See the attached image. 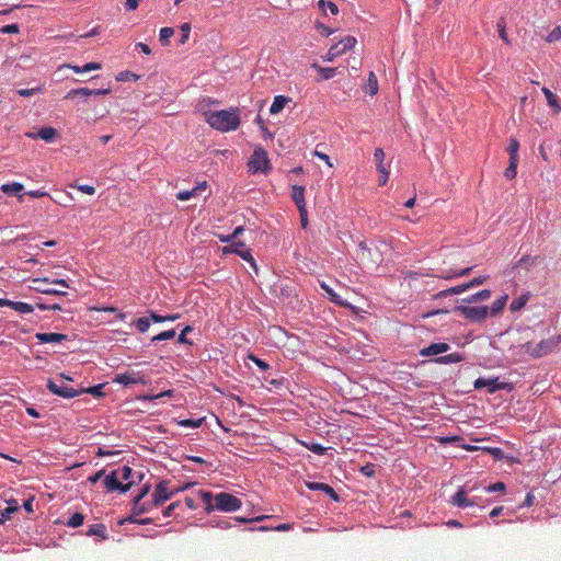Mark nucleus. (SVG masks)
Masks as SVG:
<instances>
[{
    "mask_svg": "<svg viewBox=\"0 0 561 561\" xmlns=\"http://www.w3.org/2000/svg\"><path fill=\"white\" fill-rule=\"evenodd\" d=\"M179 490L170 491L168 489V481H160L156 484L154 493H152V506L160 507L164 502L170 501V499L176 494Z\"/></svg>",
    "mask_w": 561,
    "mask_h": 561,
    "instance_id": "0eeeda50",
    "label": "nucleus"
},
{
    "mask_svg": "<svg viewBox=\"0 0 561 561\" xmlns=\"http://www.w3.org/2000/svg\"><path fill=\"white\" fill-rule=\"evenodd\" d=\"M306 488L310 491H320L324 492L332 501L337 502L339 495H336L335 491L329 484L324 482H306Z\"/></svg>",
    "mask_w": 561,
    "mask_h": 561,
    "instance_id": "2eb2a0df",
    "label": "nucleus"
},
{
    "mask_svg": "<svg viewBox=\"0 0 561 561\" xmlns=\"http://www.w3.org/2000/svg\"><path fill=\"white\" fill-rule=\"evenodd\" d=\"M507 295L503 294L499 298L494 299L493 305L488 307V311H490L491 317H496L501 312H503L504 306H506Z\"/></svg>",
    "mask_w": 561,
    "mask_h": 561,
    "instance_id": "412c9836",
    "label": "nucleus"
},
{
    "mask_svg": "<svg viewBox=\"0 0 561 561\" xmlns=\"http://www.w3.org/2000/svg\"><path fill=\"white\" fill-rule=\"evenodd\" d=\"M88 536H105V526L101 524H94L92 527H90V530H88Z\"/></svg>",
    "mask_w": 561,
    "mask_h": 561,
    "instance_id": "49530a36",
    "label": "nucleus"
},
{
    "mask_svg": "<svg viewBox=\"0 0 561 561\" xmlns=\"http://www.w3.org/2000/svg\"><path fill=\"white\" fill-rule=\"evenodd\" d=\"M249 169L253 173L262 172L267 173L271 170L270 160L267 158V152L263 148H256L250 160H249Z\"/></svg>",
    "mask_w": 561,
    "mask_h": 561,
    "instance_id": "20e7f679",
    "label": "nucleus"
},
{
    "mask_svg": "<svg viewBox=\"0 0 561 561\" xmlns=\"http://www.w3.org/2000/svg\"><path fill=\"white\" fill-rule=\"evenodd\" d=\"M453 505L459 506V507H469L474 505V502L466 495L465 490L460 489L458 492L455 493V496H453L451 501Z\"/></svg>",
    "mask_w": 561,
    "mask_h": 561,
    "instance_id": "6ab92c4d",
    "label": "nucleus"
},
{
    "mask_svg": "<svg viewBox=\"0 0 561 561\" xmlns=\"http://www.w3.org/2000/svg\"><path fill=\"white\" fill-rule=\"evenodd\" d=\"M26 136L30 138L39 137L41 139L45 140L46 142H51L57 136V130L53 127H42L37 131V134L26 133Z\"/></svg>",
    "mask_w": 561,
    "mask_h": 561,
    "instance_id": "f3484780",
    "label": "nucleus"
},
{
    "mask_svg": "<svg viewBox=\"0 0 561 561\" xmlns=\"http://www.w3.org/2000/svg\"><path fill=\"white\" fill-rule=\"evenodd\" d=\"M485 280H486L485 275L476 276V277H473V279L469 280L468 283H465V285L473 288V287H478V286L484 284Z\"/></svg>",
    "mask_w": 561,
    "mask_h": 561,
    "instance_id": "6e6d98bb",
    "label": "nucleus"
},
{
    "mask_svg": "<svg viewBox=\"0 0 561 561\" xmlns=\"http://www.w3.org/2000/svg\"><path fill=\"white\" fill-rule=\"evenodd\" d=\"M539 256L535 255H523L520 256L519 261H517V264H515V267L523 270L524 272H529L530 268L538 265Z\"/></svg>",
    "mask_w": 561,
    "mask_h": 561,
    "instance_id": "a211bd4d",
    "label": "nucleus"
},
{
    "mask_svg": "<svg viewBox=\"0 0 561 561\" xmlns=\"http://www.w3.org/2000/svg\"><path fill=\"white\" fill-rule=\"evenodd\" d=\"M199 499H202L203 504H205V511L208 513L214 510L232 513L241 507V500L226 492H220L214 496L208 491H199Z\"/></svg>",
    "mask_w": 561,
    "mask_h": 561,
    "instance_id": "f03ea898",
    "label": "nucleus"
},
{
    "mask_svg": "<svg viewBox=\"0 0 561 561\" xmlns=\"http://www.w3.org/2000/svg\"><path fill=\"white\" fill-rule=\"evenodd\" d=\"M150 491V485L146 484L140 489V492H138L137 495H135L134 502H141Z\"/></svg>",
    "mask_w": 561,
    "mask_h": 561,
    "instance_id": "338daca9",
    "label": "nucleus"
},
{
    "mask_svg": "<svg viewBox=\"0 0 561 561\" xmlns=\"http://www.w3.org/2000/svg\"><path fill=\"white\" fill-rule=\"evenodd\" d=\"M506 486H504L503 482H495L490 484V486L485 488V491H488V493H496L503 492Z\"/></svg>",
    "mask_w": 561,
    "mask_h": 561,
    "instance_id": "052dcab7",
    "label": "nucleus"
},
{
    "mask_svg": "<svg viewBox=\"0 0 561 561\" xmlns=\"http://www.w3.org/2000/svg\"><path fill=\"white\" fill-rule=\"evenodd\" d=\"M34 289H36V291L41 293V294H44V295H58V296H65L67 295V293L65 291H59L55 288H46L42 285H38L36 287H34Z\"/></svg>",
    "mask_w": 561,
    "mask_h": 561,
    "instance_id": "a18cd8bd",
    "label": "nucleus"
},
{
    "mask_svg": "<svg viewBox=\"0 0 561 561\" xmlns=\"http://www.w3.org/2000/svg\"><path fill=\"white\" fill-rule=\"evenodd\" d=\"M320 288H322V290L325 291L327 297H329V300H331V302H333L334 305L340 307L347 306V304L341 299V296L335 294V291H333V289L329 287L327 283L320 282Z\"/></svg>",
    "mask_w": 561,
    "mask_h": 561,
    "instance_id": "aec40b11",
    "label": "nucleus"
},
{
    "mask_svg": "<svg viewBox=\"0 0 561 561\" xmlns=\"http://www.w3.org/2000/svg\"><path fill=\"white\" fill-rule=\"evenodd\" d=\"M123 480L118 479L117 471H111L104 479V488L108 492L119 491V493L125 494L129 491L130 485H133V481L126 482L123 484Z\"/></svg>",
    "mask_w": 561,
    "mask_h": 561,
    "instance_id": "1a4fd4ad",
    "label": "nucleus"
},
{
    "mask_svg": "<svg viewBox=\"0 0 561 561\" xmlns=\"http://www.w3.org/2000/svg\"><path fill=\"white\" fill-rule=\"evenodd\" d=\"M460 362H462V355L458 353L446 354L435 358V363L439 365L458 364Z\"/></svg>",
    "mask_w": 561,
    "mask_h": 561,
    "instance_id": "5701e85b",
    "label": "nucleus"
},
{
    "mask_svg": "<svg viewBox=\"0 0 561 561\" xmlns=\"http://www.w3.org/2000/svg\"><path fill=\"white\" fill-rule=\"evenodd\" d=\"M203 115L205 121L214 129L222 133L236 130L240 125L239 110L237 107L220 111H205Z\"/></svg>",
    "mask_w": 561,
    "mask_h": 561,
    "instance_id": "f257e3e1",
    "label": "nucleus"
},
{
    "mask_svg": "<svg viewBox=\"0 0 561 561\" xmlns=\"http://www.w3.org/2000/svg\"><path fill=\"white\" fill-rule=\"evenodd\" d=\"M472 268L473 267L470 266V267H466L460 271L443 272V275H440V278L447 279V280L453 279V278H460L466 275H469Z\"/></svg>",
    "mask_w": 561,
    "mask_h": 561,
    "instance_id": "c85d7f7f",
    "label": "nucleus"
},
{
    "mask_svg": "<svg viewBox=\"0 0 561 561\" xmlns=\"http://www.w3.org/2000/svg\"><path fill=\"white\" fill-rule=\"evenodd\" d=\"M383 158H385V153H383L382 148H377L375 150V154H374V159H375V162L377 164V170L382 175H389L390 171L383 165Z\"/></svg>",
    "mask_w": 561,
    "mask_h": 561,
    "instance_id": "b1692460",
    "label": "nucleus"
},
{
    "mask_svg": "<svg viewBox=\"0 0 561 561\" xmlns=\"http://www.w3.org/2000/svg\"><path fill=\"white\" fill-rule=\"evenodd\" d=\"M84 523V515L80 513H75L70 516L69 520H67V526L71 528H77Z\"/></svg>",
    "mask_w": 561,
    "mask_h": 561,
    "instance_id": "58836bf2",
    "label": "nucleus"
},
{
    "mask_svg": "<svg viewBox=\"0 0 561 561\" xmlns=\"http://www.w3.org/2000/svg\"><path fill=\"white\" fill-rule=\"evenodd\" d=\"M290 102V98H287L285 95H277L274 98V101L271 105L270 113L271 114H278L283 108L286 106L287 103Z\"/></svg>",
    "mask_w": 561,
    "mask_h": 561,
    "instance_id": "4be33fe9",
    "label": "nucleus"
},
{
    "mask_svg": "<svg viewBox=\"0 0 561 561\" xmlns=\"http://www.w3.org/2000/svg\"><path fill=\"white\" fill-rule=\"evenodd\" d=\"M518 148H519L518 141L516 139H512L510 142V146H508V152L512 157V160H514V158H517Z\"/></svg>",
    "mask_w": 561,
    "mask_h": 561,
    "instance_id": "e2e57ef3",
    "label": "nucleus"
},
{
    "mask_svg": "<svg viewBox=\"0 0 561 561\" xmlns=\"http://www.w3.org/2000/svg\"><path fill=\"white\" fill-rule=\"evenodd\" d=\"M301 445L305 446L306 449H309L317 456H322L327 453V447L321 444H316L313 442H301Z\"/></svg>",
    "mask_w": 561,
    "mask_h": 561,
    "instance_id": "7c9ffc66",
    "label": "nucleus"
},
{
    "mask_svg": "<svg viewBox=\"0 0 561 561\" xmlns=\"http://www.w3.org/2000/svg\"><path fill=\"white\" fill-rule=\"evenodd\" d=\"M497 32H499V36L500 38L506 43V44H510V39L507 37V33H506V22H505V19L504 18H501L499 21H497Z\"/></svg>",
    "mask_w": 561,
    "mask_h": 561,
    "instance_id": "4c0bfd02",
    "label": "nucleus"
},
{
    "mask_svg": "<svg viewBox=\"0 0 561 561\" xmlns=\"http://www.w3.org/2000/svg\"><path fill=\"white\" fill-rule=\"evenodd\" d=\"M43 92V87L39 85V87H36V88H33V89H20L18 90V94L20 96H24V98H28V96H32L36 93H42Z\"/></svg>",
    "mask_w": 561,
    "mask_h": 561,
    "instance_id": "de8ad7c7",
    "label": "nucleus"
},
{
    "mask_svg": "<svg viewBox=\"0 0 561 561\" xmlns=\"http://www.w3.org/2000/svg\"><path fill=\"white\" fill-rule=\"evenodd\" d=\"M342 55L341 51H340V44H335L333 46L330 47L327 56H325V60L327 61H333L337 56Z\"/></svg>",
    "mask_w": 561,
    "mask_h": 561,
    "instance_id": "8fccbe9b",
    "label": "nucleus"
},
{
    "mask_svg": "<svg viewBox=\"0 0 561 561\" xmlns=\"http://www.w3.org/2000/svg\"><path fill=\"white\" fill-rule=\"evenodd\" d=\"M202 423H203V419H198V420L187 419V420H183V421L179 422V424H181V426L191 427V428H198Z\"/></svg>",
    "mask_w": 561,
    "mask_h": 561,
    "instance_id": "603ef678",
    "label": "nucleus"
},
{
    "mask_svg": "<svg viewBox=\"0 0 561 561\" xmlns=\"http://www.w3.org/2000/svg\"><path fill=\"white\" fill-rule=\"evenodd\" d=\"M154 323H164L169 321H176L180 319V314H167V316H160L154 313L153 311L149 312V318Z\"/></svg>",
    "mask_w": 561,
    "mask_h": 561,
    "instance_id": "bb28decb",
    "label": "nucleus"
},
{
    "mask_svg": "<svg viewBox=\"0 0 561 561\" xmlns=\"http://www.w3.org/2000/svg\"><path fill=\"white\" fill-rule=\"evenodd\" d=\"M561 38V27L553 28L547 36V42L552 43Z\"/></svg>",
    "mask_w": 561,
    "mask_h": 561,
    "instance_id": "680f3d73",
    "label": "nucleus"
},
{
    "mask_svg": "<svg viewBox=\"0 0 561 561\" xmlns=\"http://www.w3.org/2000/svg\"><path fill=\"white\" fill-rule=\"evenodd\" d=\"M560 341V336H549L537 344L528 342L524 344V351L534 358H542L556 351L559 347Z\"/></svg>",
    "mask_w": 561,
    "mask_h": 561,
    "instance_id": "7ed1b4c3",
    "label": "nucleus"
},
{
    "mask_svg": "<svg viewBox=\"0 0 561 561\" xmlns=\"http://www.w3.org/2000/svg\"><path fill=\"white\" fill-rule=\"evenodd\" d=\"M36 340L41 344L60 343L67 341L68 336L61 333H36Z\"/></svg>",
    "mask_w": 561,
    "mask_h": 561,
    "instance_id": "dca6fc26",
    "label": "nucleus"
},
{
    "mask_svg": "<svg viewBox=\"0 0 561 561\" xmlns=\"http://www.w3.org/2000/svg\"><path fill=\"white\" fill-rule=\"evenodd\" d=\"M366 92L369 93L370 95H375L378 92V81L374 72L369 73L366 83Z\"/></svg>",
    "mask_w": 561,
    "mask_h": 561,
    "instance_id": "473e14b6",
    "label": "nucleus"
},
{
    "mask_svg": "<svg viewBox=\"0 0 561 561\" xmlns=\"http://www.w3.org/2000/svg\"><path fill=\"white\" fill-rule=\"evenodd\" d=\"M147 505L134 501V507H131V514L139 516L147 512Z\"/></svg>",
    "mask_w": 561,
    "mask_h": 561,
    "instance_id": "864d4df0",
    "label": "nucleus"
},
{
    "mask_svg": "<svg viewBox=\"0 0 561 561\" xmlns=\"http://www.w3.org/2000/svg\"><path fill=\"white\" fill-rule=\"evenodd\" d=\"M174 35V30L172 27H162L160 30V41L167 46L169 45L170 38Z\"/></svg>",
    "mask_w": 561,
    "mask_h": 561,
    "instance_id": "ea45409f",
    "label": "nucleus"
},
{
    "mask_svg": "<svg viewBox=\"0 0 561 561\" xmlns=\"http://www.w3.org/2000/svg\"><path fill=\"white\" fill-rule=\"evenodd\" d=\"M191 331H192V328L190 325L184 327V329H182V331H181V334H179L178 343H180V344H190L191 345V342L185 336Z\"/></svg>",
    "mask_w": 561,
    "mask_h": 561,
    "instance_id": "5fc2aeb1",
    "label": "nucleus"
},
{
    "mask_svg": "<svg viewBox=\"0 0 561 561\" xmlns=\"http://www.w3.org/2000/svg\"><path fill=\"white\" fill-rule=\"evenodd\" d=\"M114 382L121 386H131L135 383L146 385L147 380L138 373L126 371L124 374H117L116 377H114Z\"/></svg>",
    "mask_w": 561,
    "mask_h": 561,
    "instance_id": "9b49d317",
    "label": "nucleus"
},
{
    "mask_svg": "<svg viewBox=\"0 0 561 561\" xmlns=\"http://www.w3.org/2000/svg\"><path fill=\"white\" fill-rule=\"evenodd\" d=\"M490 297H491V290L484 289V290H480V291L476 293L474 295H472V297L467 299V302H474L477 300H486Z\"/></svg>",
    "mask_w": 561,
    "mask_h": 561,
    "instance_id": "79ce46f5",
    "label": "nucleus"
},
{
    "mask_svg": "<svg viewBox=\"0 0 561 561\" xmlns=\"http://www.w3.org/2000/svg\"><path fill=\"white\" fill-rule=\"evenodd\" d=\"M178 507H180L179 501H174V502L170 503V505L167 506V508H164L163 516L171 517L173 515L174 510H176Z\"/></svg>",
    "mask_w": 561,
    "mask_h": 561,
    "instance_id": "69168bd1",
    "label": "nucleus"
},
{
    "mask_svg": "<svg viewBox=\"0 0 561 561\" xmlns=\"http://www.w3.org/2000/svg\"><path fill=\"white\" fill-rule=\"evenodd\" d=\"M250 362L257 365L259 369L266 371L268 369V364L256 357L255 355H249Z\"/></svg>",
    "mask_w": 561,
    "mask_h": 561,
    "instance_id": "13d9d810",
    "label": "nucleus"
},
{
    "mask_svg": "<svg viewBox=\"0 0 561 561\" xmlns=\"http://www.w3.org/2000/svg\"><path fill=\"white\" fill-rule=\"evenodd\" d=\"M527 300H529V296H527V294H523L519 297L512 299L511 311L512 312L519 311L527 304Z\"/></svg>",
    "mask_w": 561,
    "mask_h": 561,
    "instance_id": "c756f323",
    "label": "nucleus"
},
{
    "mask_svg": "<svg viewBox=\"0 0 561 561\" xmlns=\"http://www.w3.org/2000/svg\"><path fill=\"white\" fill-rule=\"evenodd\" d=\"M174 337V330L164 331L162 333H159L154 336H152L151 342H160V341H169Z\"/></svg>",
    "mask_w": 561,
    "mask_h": 561,
    "instance_id": "37998d69",
    "label": "nucleus"
},
{
    "mask_svg": "<svg viewBox=\"0 0 561 561\" xmlns=\"http://www.w3.org/2000/svg\"><path fill=\"white\" fill-rule=\"evenodd\" d=\"M458 312L461 313V316L465 317V319L473 322H481L483 321L489 314V311L486 310L485 306L482 307H469V306H460L456 308Z\"/></svg>",
    "mask_w": 561,
    "mask_h": 561,
    "instance_id": "6e6552de",
    "label": "nucleus"
},
{
    "mask_svg": "<svg viewBox=\"0 0 561 561\" xmlns=\"http://www.w3.org/2000/svg\"><path fill=\"white\" fill-rule=\"evenodd\" d=\"M311 67L317 69V71L320 73L321 78L324 79V80L331 79L334 76L335 71H336L335 68H323V67L319 66L316 62L312 64Z\"/></svg>",
    "mask_w": 561,
    "mask_h": 561,
    "instance_id": "f704fd0d",
    "label": "nucleus"
},
{
    "mask_svg": "<svg viewBox=\"0 0 561 561\" xmlns=\"http://www.w3.org/2000/svg\"><path fill=\"white\" fill-rule=\"evenodd\" d=\"M190 32H191L190 23H184L181 25V33H182L181 39H180L181 44H184L188 39Z\"/></svg>",
    "mask_w": 561,
    "mask_h": 561,
    "instance_id": "4d7b16f0",
    "label": "nucleus"
},
{
    "mask_svg": "<svg viewBox=\"0 0 561 561\" xmlns=\"http://www.w3.org/2000/svg\"><path fill=\"white\" fill-rule=\"evenodd\" d=\"M546 98H547V102L548 104L551 106V107H554L557 112H560L561 111V106L559 105L558 103V98L556 94H553L549 89L547 88H543L542 89Z\"/></svg>",
    "mask_w": 561,
    "mask_h": 561,
    "instance_id": "e433bc0d",
    "label": "nucleus"
},
{
    "mask_svg": "<svg viewBox=\"0 0 561 561\" xmlns=\"http://www.w3.org/2000/svg\"><path fill=\"white\" fill-rule=\"evenodd\" d=\"M293 201L296 203L297 208H306V202L304 201V186H293Z\"/></svg>",
    "mask_w": 561,
    "mask_h": 561,
    "instance_id": "393cba45",
    "label": "nucleus"
},
{
    "mask_svg": "<svg viewBox=\"0 0 561 561\" xmlns=\"http://www.w3.org/2000/svg\"><path fill=\"white\" fill-rule=\"evenodd\" d=\"M450 346L446 342L432 343L428 346L423 347L420 351V355L423 357L437 356L446 353Z\"/></svg>",
    "mask_w": 561,
    "mask_h": 561,
    "instance_id": "ddd939ff",
    "label": "nucleus"
},
{
    "mask_svg": "<svg viewBox=\"0 0 561 561\" xmlns=\"http://www.w3.org/2000/svg\"><path fill=\"white\" fill-rule=\"evenodd\" d=\"M114 471L117 472V478H119V480L122 481H128L130 478V473L133 472V470L127 466H123V468Z\"/></svg>",
    "mask_w": 561,
    "mask_h": 561,
    "instance_id": "3c124183",
    "label": "nucleus"
},
{
    "mask_svg": "<svg viewBox=\"0 0 561 561\" xmlns=\"http://www.w3.org/2000/svg\"><path fill=\"white\" fill-rule=\"evenodd\" d=\"M11 309H13L14 311H18L21 314L33 312V306L31 304H26L24 301L13 305V307H11Z\"/></svg>",
    "mask_w": 561,
    "mask_h": 561,
    "instance_id": "a19ab883",
    "label": "nucleus"
},
{
    "mask_svg": "<svg viewBox=\"0 0 561 561\" xmlns=\"http://www.w3.org/2000/svg\"><path fill=\"white\" fill-rule=\"evenodd\" d=\"M116 79H117V81H125V80H129V79L136 81L138 79V76L130 71H122L118 73Z\"/></svg>",
    "mask_w": 561,
    "mask_h": 561,
    "instance_id": "bf43d9fd",
    "label": "nucleus"
},
{
    "mask_svg": "<svg viewBox=\"0 0 561 561\" xmlns=\"http://www.w3.org/2000/svg\"><path fill=\"white\" fill-rule=\"evenodd\" d=\"M102 385H95L89 388H81L79 391H83V393H91L94 397H102Z\"/></svg>",
    "mask_w": 561,
    "mask_h": 561,
    "instance_id": "09e8293b",
    "label": "nucleus"
},
{
    "mask_svg": "<svg viewBox=\"0 0 561 561\" xmlns=\"http://www.w3.org/2000/svg\"><path fill=\"white\" fill-rule=\"evenodd\" d=\"M473 388L481 389L485 388L488 389V393L493 394L499 390H511L512 386L507 382H502L497 379V377L494 378H484L480 377L473 381Z\"/></svg>",
    "mask_w": 561,
    "mask_h": 561,
    "instance_id": "39448f33",
    "label": "nucleus"
},
{
    "mask_svg": "<svg viewBox=\"0 0 561 561\" xmlns=\"http://www.w3.org/2000/svg\"><path fill=\"white\" fill-rule=\"evenodd\" d=\"M469 288H471V287L466 284L459 285V286H454L451 288H448V289H445V290L438 293L437 297H448L450 295H460V294L465 293L466 290H468Z\"/></svg>",
    "mask_w": 561,
    "mask_h": 561,
    "instance_id": "cd10ccee",
    "label": "nucleus"
},
{
    "mask_svg": "<svg viewBox=\"0 0 561 561\" xmlns=\"http://www.w3.org/2000/svg\"><path fill=\"white\" fill-rule=\"evenodd\" d=\"M111 93V89H89V88H79L70 90L65 99H73L75 96H91V95H106Z\"/></svg>",
    "mask_w": 561,
    "mask_h": 561,
    "instance_id": "f8f14e48",
    "label": "nucleus"
},
{
    "mask_svg": "<svg viewBox=\"0 0 561 561\" xmlns=\"http://www.w3.org/2000/svg\"><path fill=\"white\" fill-rule=\"evenodd\" d=\"M204 190H206V181H203V182L196 184L191 190H181V191H179L178 194H175V197H178V199L182 201V202L188 201L192 197L199 196L201 193L204 192Z\"/></svg>",
    "mask_w": 561,
    "mask_h": 561,
    "instance_id": "4468645a",
    "label": "nucleus"
},
{
    "mask_svg": "<svg viewBox=\"0 0 561 561\" xmlns=\"http://www.w3.org/2000/svg\"><path fill=\"white\" fill-rule=\"evenodd\" d=\"M66 67L71 68L77 73H81V72H88V71H92V70H99V69H101V64L88 62L83 67L71 66V65H67Z\"/></svg>",
    "mask_w": 561,
    "mask_h": 561,
    "instance_id": "2f4dec72",
    "label": "nucleus"
},
{
    "mask_svg": "<svg viewBox=\"0 0 561 561\" xmlns=\"http://www.w3.org/2000/svg\"><path fill=\"white\" fill-rule=\"evenodd\" d=\"M46 387H48L49 392H51L62 399H72V398H77L80 394H82V391H79L78 389L66 386L62 381L58 382L53 379L48 380V383H46Z\"/></svg>",
    "mask_w": 561,
    "mask_h": 561,
    "instance_id": "423d86ee",
    "label": "nucleus"
},
{
    "mask_svg": "<svg viewBox=\"0 0 561 561\" xmlns=\"http://www.w3.org/2000/svg\"><path fill=\"white\" fill-rule=\"evenodd\" d=\"M318 7L319 9L325 13L327 12V9L328 11L331 12V14L333 15H336L339 13V8L335 3L331 2V1H325V0H319L318 2Z\"/></svg>",
    "mask_w": 561,
    "mask_h": 561,
    "instance_id": "72a5a7b5",
    "label": "nucleus"
},
{
    "mask_svg": "<svg viewBox=\"0 0 561 561\" xmlns=\"http://www.w3.org/2000/svg\"><path fill=\"white\" fill-rule=\"evenodd\" d=\"M23 191V185L19 183H10L2 184L1 192L7 195H15L21 198V192Z\"/></svg>",
    "mask_w": 561,
    "mask_h": 561,
    "instance_id": "a878e982",
    "label": "nucleus"
},
{
    "mask_svg": "<svg viewBox=\"0 0 561 561\" xmlns=\"http://www.w3.org/2000/svg\"><path fill=\"white\" fill-rule=\"evenodd\" d=\"M151 321L152 320L147 317L138 318L137 322H135V327H137L138 332L145 333L147 332L148 327H150Z\"/></svg>",
    "mask_w": 561,
    "mask_h": 561,
    "instance_id": "c03bdc74",
    "label": "nucleus"
},
{
    "mask_svg": "<svg viewBox=\"0 0 561 561\" xmlns=\"http://www.w3.org/2000/svg\"><path fill=\"white\" fill-rule=\"evenodd\" d=\"M340 51L341 54L346 53L348 49H352L356 44V38L353 36H346L342 41H340Z\"/></svg>",
    "mask_w": 561,
    "mask_h": 561,
    "instance_id": "c9c22d12",
    "label": "nucleus"
},
{
    "mask_svg": "<svg viewBox=\"0 0 561 561\" xmlns=\"http://www.w3.org/2000/svg\"><path fill=\"white\" fill-rule=\"evenodd\" d=\"M316 28L323 35V36H330L333 31L331 28H329L327 25H324L323 23L321 22H317L316 23Z\"/></svg>",
    "mask_w": 561,
    "mask_h": 561,
    "instance_id": "774afa93",
    "label": "nucleus"
},
{
    "mask_svg": "<svg viewBox=\"0 0 561 561\" xmlns=\"http://www.w3.org/2000/svg\"><path fill=\"white\" fill-rule=\"evenodd\" d=\"M0 32L2 34H15L19 33V25L18 24H8L0 28Z\"/></svg>",
    "mask_w": 561,
    "mask_h": 561,
    "instance_id": "0e129e2a",
    "label": "nucleus"
},
{
    "mask_svg": "<svg viewBox=\"0 0 561 561\" xmlns=\"http://www.w3.org/2000/svg\"><path fill=\"white\" fill-rule=\"evenodd\" d=\"M222 252L226 254H228V253L237 254L238 256L241 257V260H244L245 262L250 263V265H252V267L256 268L255 260L251 255L250 250L244 245V243H242L240 241L233 242L228 247H224Z\"/></svg>",
    "mask_w": 561,
    "mask_h": 561,
    "instance_id": "9d476101",
    "label": "nucleus"
}]
</instances>
